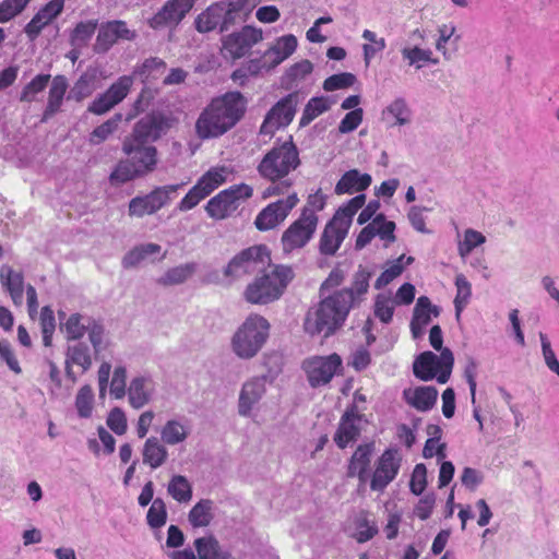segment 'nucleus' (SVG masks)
Returning <instances> with one entry per match:
<instances>
[{
    "label": "nucleus",
    "mask_w": 559,
    "mask_h": 559,
    "mask_svg": "<svg viewBox=\"0 0 559 559\" xmlns=\"http://www.w3.org/2000/svg\"><path fill=\"white\" fill-rule=\"evenodd\" d=\"M226 174L227 169L224 166L212 167L199 178L195 185L209 197L226 181Z\"/></svg>",
    "instance_id": "obj_38"
},
{
    "label": "nucleus",
    "mask_w": 559,
    "mask_h": 559,
    "mask_svg": "<svg viewBox=\"0 0 559 559\" xmlns=\"http://www.w3.org/2000/svg\"><path fill=\"white\" fill-rule=\"evenodd\" d=\"M362 38L368 41V44L364 45L362 49L365 63L366 66H369L374 56L384 50L385 39L383 37L378 38L377 34L369 29L364 31Z\"/></svg>",
    "instance_id": "obj_49"
},
{
    "label": "nucleus",
    "mask_w": 559,
    "mask_h": 559,
    "mask_svg": "<svg viewBox=\"0 0 559 559\" xmlns=\"http://www.w3.org/2000/svg\"><path fill=\"white\" fill-rule=\"evenodd\" d=\"M222 8L218 2H214L202 11L194 20V27L199 33H210L217 27L222 32Z\"/></svg>",
    "instance_id": "obj_32"
},
{
    "label": "nucleus",
    "mask_w": 559,
    "mask_h": 559,
    "mask_svg": "<svg viewBox=\"0 0 559 559\" xmlns=\"http://www.w3.org/2000/svg\"><path fill=\"white\" fill-rule=\"evenodd\" d=\"M360 420L361 416L358 414L355 405L344 412L333 438L340 449H345L349 443L355 442L359 438Z\"/></svg>",
    "instance_id": "obj_22"
},
{
    "label": "nucleus",
    "mask_w": 559,
    "mask_h": 559,
    "mask_svg": "<svg viewBox=\"0 0 559 559\" xmlns=\"http://www.w3.org/2000/svg\"><path fill=\"white\" fill-rule=\"evenodd\" d=\"M404 255H401L397 260L393 261L377 278L374 283V288L381 289L382 287L389 285L393 280L400 276L404 270V265L402 264Z\"/></svg>",
    "instance_id": "obj_58"
},
{
    "label": "nucleus",
    "mask_w": 559,
    "mask_h": 559,
    "mask_svg": "<svg viewBox=\"0 0 559 559\" xmlns=\"http://www.w3.org/2000/svg\"><path fill=\"white\" fill-rule=\"evenodd\" d=\"M349 227L340 221L338 217H332L321 234L319 240V251L323 255H334L341 248L348 234Z\"/></svg>",
    "instance_id": "obj_23"
},
{
    "label": "nucleus",
    "mask_w": 559,
    "mask_h": 559,
    "mask_svg": "<svg viewBox=\"0 0 559 559\" xmlns=\"http://www.w3.org/2000/svg\"><path fill=\"white\" fill-rule=\"evenodd\" d=\"M0 283L9 293L14 306H22L25 288L23 273L21 271L13 270L9 265H2L0 269Z\"/></svg>",
    "instance_id": "obj_26"
},
{
    "label": "nucleus",
    "mask_w": 559,
    "mask_h": 559,
    "mask_svg": "<svg viewBox=\"0 0 559 559\" xmlns=\"http://www.w3.org/2000/svg\"><path fill=\"white\" fill-rule=\"evenodd\" d=\"M301 164L299 151L289 135L287 140L272 147L260 160L259 175L272 182L264 191V199L288 193L293 181L288 178Z\"/></svg>",
    "instance_id": "obj_2"
},
{
    "label": "nucleus",
    "mask_w": 559,
    "mask_h": 559,
    "mask_svg": "<svg viewBox=\"0 0 559 559\" xmlns=\"http://www.w3.org/2000/svg\"><path fill=\"white\" fill-rule=\"evenodd\" d=\"M403 464V454L396 447L386 448L376 460L369 478L371 491L383 492L395 480Z\"/></svg>",
    "instance_id": "obj_10"
},
{
    "label": "nucleus",
    "mask_w": 559,
    "mask_h": 559,
    "mask_svg": "<svg viewBox=\"0 0 559 559\" xmlns=\"http://www.w3.org/2000/svg\"><path fill=\"white\" fill-rule=\"evenodd\" d=\"M454 364L449 348H443L438 357L432 352L421 353L414 361L413 371L416 378L429 381L437 378L439 383L448 382Z\"/></svg>",
    "instance_id": "obj_8"
},
{
    "label": "nucleus",
    "mask_w": 559,
    "mask_h": 559,
    "mask_svg": "<svg viewBox=\"0 0 559 559\" xmlns=\"http://www.w3.org/2000/svg\"><path fill=\"white\" fill-rule=\"evenodd\" d=\"M167 521V508L162 498H155L147 510L146 522L151 528H160Z\"/></svg>",
    "instance_id": "obj_47"
},
{
    "label": "nucleus",
    "mask_w": 559,
    "mask_h": 559,
    "mask_svg": "<svg viewBox=\"0 0 559 559\" xmlns=\"http://www.w3.org/2000/svg\"><path fill=\"white\" fill-rule=\"evenodd\" d=\"M122 120L121 114H115L111 118L96 127L90 134V143L93 145L100 144L109 138L117 129Z\"/></svg>",
    "instance_id": "obj_43"
},
{
    "label": "nucleus",
    "mask_w": 559,
    "mask_h": 559,
    "mask_svg": "<svg viewBox=\"0 0 559 559\" xmlns=\"http://www.w3.org/2000/svg\"><path fill=\"white\" fill-rule=\"evenodd\" d=\"M72 365L81 367L83 372L90 369L92 366V356L90 347L86 344L76 343L74 345L68 346L66 371L67 376L74 381L75 377L71 370Z\"/></svg>",
    "instance_id": "obj_31"
},
{
    "label": "nucleus",
    "mask_w": 559,
    "mask_h": 559,
    "mask_svg": "<svg viewBox=\"0 0 559 559\" xmlns=\"http://www.w3.org/2000/svg\"><path fill=\"white\" fill-rule=\"evenodd\" d=\"M365 201L364 194L356 195L347 204L340 207L333 216L338 217L343 224L350 227L354 215L364 206Z\"/></svg>",
    "instance_id": "obj_50"
},
{
    "label": "nucleus",
    "mask_w": 559,
    "mask_h": 559,
    "mask_svg": "<svg viewBox=\"0 0 559 559\" xmlns=\"http://www.w3.org/2000/svg\"><path fill=\"white\" fill-rule=\"evenodd\" d=\"M136 33L130 29L124 21L115 20L100 25L94 44L96 53L107 52L119 39L134 40Z\"/></svg>",
    "instance_id": "obj_20"
},
{
    "label": "nucleus",
    "mask_w": 559,
    "mask_h": 559,
    "mask_svg": "<svg viewBox=\"0 0 559 559\" xmlns=\"http://www.w3.org/2000/svg\"><path fill=\"white\" fill-rule=\"evenodd\" d=\"M97 26H98L97 20H91V21L78 23L70 35L71 44L73 46L85 45L94 35Z\"/></svg>",
    "instance_id": "obj_48"
},
{
    "label": "nucleus",
    "mask_w": 559,
    "mask_h": 559,
    "mask_svg": "<svg viewBox=\"0 0 559 559\" xmlns=\"http://www.w3.org/2000/svg\"><path fill=\"white\" fill-rule=\"evenodd\" d=\"M285 199H280L263 207L254 219V226L260 231H267L280 226L299 203L296 192L286 193Z\"/></svg>",
    "instance_id": "obj_14"
},
{
    "label": "nucleus",
    "mask_w": 559,
    "mask_h": 559,
    "mask_svg": "<svg viewBox=\"0 0 559 559\" xmlns=\"http://www.w3.org/2000/svg\"><path fill=\"white\" fill-rule=\"evenodd\" d=\"M94 92L92 78L86 74L81 75L74 83L68 98L81 102L84 98L91 96Z\"/></svg>",
    "instance_id": "obj_59"
},
{
    "label": "nucleus",
    "mask_w": 559,
    "mask_h": 559,
    "mask_svg": "<svg viewBox=\"0 0 559 559\" xmlns=\"http://www.w3.org/2000/svg\"><path fill=\"white\" fill-rule=\"evenodd\" d=\"M188 432L183 425L176 420H168L162 430V439L165 443L174 445L186 440Z\"/></svg>",
    "instance_id": "obj_51"
},
{
    "label": "nucleus",
    "mask_w": 559,
    "mask_h": 559,
    "mask_svg": "<svg viewBox=\"0 0 559 559\" xmlns=\"http://www.w3.org/2000/svg\"><path fill=\"white\" fill-rule=\"evenodd\" d=\"M427 487V468L423 463L416 464L409 481V489L415 496L421 495Z\"/></svg>",
    "instance_id": "obj_60"
},
{
    "label": "nucleus",
    "mask_w": 559,
    "mask_h": 559,
    "mask_svg": "<svg viewBox=\"0 0 559 559\" xmlns=\"http://www.w3.org/2000/svg\"><path fill=\"white\" fill-rule=\"evenodd\" d=\"M180 185L157 187L143 197H135L129 202L128 213L131 217H143L155 214L170 200V194L176 192Z\"/></svg>",
    "instance_id": "obj_15"
},
{
    "label": "nucleus",
    "mask_w": 559,
    "mask_h": 559,
    "mask_svg": "<svg viewBox=\"0 0 559 559\" xmlns=\"http://www.w3.org/2000/svg\"><path fill=\"white\" fill-rule=\"evenodd\" d=\"M168 495L179 503H188L192 499V486L182 475H174L167 486Z\"/></svg>",
    "instance_id": "obj_39"
},
{
    "label": "nucleus",
    "mask_w": 559,
    "mask_h": 559,
    "mask_svg": "<svg viewBox=\"0 0 559 559\" xmlns=\"http://www.w3.org/2000/svg\"><path fill=\"white\" fill-rule=\"evenodd\" d=\"M263 39L262 29L246 25L239 32L224 37L222 51L233 60L246 56L251 48Z\"/></svg>",
    "instance_id": "obj_16"
},
{
    "label": "nucleus",
    "mask_w": 559,
    "mask_h": 559,
    "mask_svg": "<svg viewBox=\"0 0 559 559\" xmlns=\"http://www.w3.org/2000/svg\"><path fill=\"white\" fill-rule=\"evenodd\" d=\"M94 394L92 388L86 384L83 385L75 397V407L78 414L82 418H88L93 411Z\"/></svg>",
    "instance_id": "obj_52"
},
{
    "label": "nucleus",
    "mask_w": 559,
    "mask_h": 559,
    "mask_svg": "<svg viewBox=\"0 0 559 559\" xmlns=\"http://www.w3.org/2000/svg\"><path fill=\"white\" fill-rule=\"evenodd\" d=\"M247 98L239 91L214 97L195 121V134L201 140L216 139L234 129L245 117Z\"/></svg>",
    "instance_id": "obj_1"
},
{
    "label": "nucleus",
    "mask_w": 559,
    "mask_h": 559,
    "mask_svg": "<svg viewBox=\"0 0 559 559\" xmlns=\"http://www.w3.org/2000/svg\"><path fill=\"white\" fill-rule=\"evenodd\" d=\"M265 393V381L263 378H253L247 381L241 389L239 396V413L243 416L250 414L253 406Z\"/></svg>",
    "instance_id": "obj_27"
},
{
    "label": "nucleus",
    "mask_w": 559,
    "mask_h": 559,
    "mask_svg": "<svg viewBox=\"0 0 559 559\" xmlns=\"http://www.w3.org/2000/svg\"><path fill=\"white\" fill-rule=\"evenodd\" d=\"M194 547L199 559H226L227 551H223L218 540L210 535L197 538Z\"/></svg>",
    "instance_id": "obj_35"
},
{
    "label": "nucleus",
    "mask_w": 559,
    "mask_h": 559,
    "mask_svg": "<svg viewBox=\"0 0 559 559\" xmlns=\"http://www.w3.org/2000/svg\"><path fill=\"white\" fill-rule=\"evenodd\" d=\"M302 369L311 388L329 384L343 370V360L336 353L328 356H311L304 360Z\"/></svg>",
    "instance_id": "obj_11"
},
{
    "label": "nucleus",
    "mask_w": 559,
    "mask_h": 559,
    "mask_svg": "<svg viewBox=\"0 0 559 559\" xmlns=\"http://www.w3.org/2000/svg\"><path fill=\"white\" fill-rule=\"evenodd\" d=\"M485 240L486 238L481 233L474 229H467L464 235V241L460 246L461 255L468 254L476 247L483 245Z\"/></svg>",
    "instance_id": "obj_64"
},
{
    "label": "nucleus",
    "mask_w": 559,
    "mask_h": 559,
    "mask_svg": "<svg viewBox=\"0 0 559 559\" xmlns=\"http://www.w3.org/2000/svg\"><path fill=\"white\" fill-rule=\"evenodd\" d=\"M295 274L290 266L276 264L270 272L258 275L243 292L245 299L252 305H267L281 298Z\"/></svg>",
    "instance_id": "obj_5"
},
{
    "label": "nucleus",
    "mask_w": 559,
    "mask_h": 559,
    "mask_svg": "<svg viewBox=\"0 0 559 559\" xmlns=\"http://www.w3.org/2000/svg\"><path fill=\"white\" fill-rule=\"evenodd\" d=\"M440 314V310L437 306H433L430 299L426 296H420L417 299L416 306L414 308L413 319L411 321V331L415 338L419 337L424 329L431 321V316L438 317Z\"/></svg>",
    "instance_id": "obj_25"
},
{
    "label": "nucleus",
    "mask_w": 559,
    "mask_h": 559,
    "mask_svg": "<svg viewBox=\"0 0 559 559\" xmlns=\"http://www.w3.org/2000/svg\"><path fill=\"white\" fill-rule=\"evenodd\" d=\"M356 532L354 538L357 543L362 544L372 539L378 534V527L374 522L370 521L367 511H361L355 520Z\"/></svg>",
    "instance_id": "obj_42"
},
{
    "label": "nucleus",
    "mask_w": 559,
    "mask_h": 559,
    "mask_svg": "<svg viewBox=\"0 0 559 559\" xmlns=\"http://www.w3.org/2000/svg\"><path fill=\"white\" fill-rule=\"evenodd\" d=\"M170 120L162 112L145 115L133 126L132 132L124 139L136 143L153 145L170 129Z\"/></svg>",
    "instance_id": "obj_13"
},
{
    "label": "nucleus",
    "mask_w": 559,
    "mask_h": 559,
    "mask_svg": "<svg viewBox=\"0 0 559 559\" xmlns=\"http://www.w3.org/2000/svg\"><path fill=\"white\" fill-rule=\"evenodd\" d=\"M67 90L68 80L64 75H56L51 80L47 105L43 114V121H46L60 110Z\"/></svg>",
    "instance_id": "obj_29"
},
{
    "label": "nucleus",
    "mask_w": 559,
    "mask_h": 559,
    "mask_svg": "<svg viewBox=\"0 0 559 559\" xmlns=\"http://www.w3.org/2000/svg\"><path fill=\"white\" fill-rule=\"evenodd\" d=\"M374 451V443L367 442L359 444L348 460L346 475L349 478L356 477L359 485H365L370 478V465Z\"/></svg>",
    "instance_id": "obj_21"
},
{
    "label": "nucleus",
    "mask_w": 559,
    "mask_h": 559,
    "mask_svg": "<svg viewBox=\"0 0 559 559\" xmlns=\"http://www.w3.org/2000/svg\"><path fill=\"white\" fill-rule=\"evenodd\" d=\"M271 251L265 245H254L241 250L227 264L224 275L234 280L260 274L271 266Z\"/></svg>",
    "instance_id": "obj_7"
},
{
    "label": "nucleus",
    "mask_w": 559,
    "mask_h": 559,
    "mask_svg": "<svg viewBox=\"0 0 559 559\" xmlns=\"http://www.w3.org/2000/svg\"><path fill=\"white\" fill-rule=\"evenodd\" d=\"M317 227L318 223L299 215L282 234L283 251L290 253L306 247L313 238Z\"/></svg>",
    "instance_id": "obj_17"
},
{
    "label": "nucleus",
    "mask_w": 559,
    "mask_h": 559,
    "mask_svg": "<svg viewBox=\"0 0 559 559\" xmlns=\"http://www.w3.org/2000/svg\"><path fill=\"white\" fill-rule=\"evenodd\" d=\"M64 1L66 0H50L38 10L24 28L26 36L31 40L36 39L44 27L49 25L58 15L61 14L64 8Z\"/></svg>",
    "instance_id": "obj_24"
},
{
    "label": "nucleus",
    "mask_w": 559,
    "mask_h": 559,
    "mask_svg": "<svg viewBox=\"0 0 559 559\" xmlns=\"http://www.w3.org/2000/svg\"><path fill=\"white\" fill-rule=\"evenodd\" d=\"M325 204L326 197L321 192V190H318L308 197L306 204L301 209L300 215L319 224L318 213L325 207Z\"/></svg>",
    "instance_id": "obj_46"
},
{
    "label": "nucleus",
    "mask_w": 559,
    "mask_h": 559,
    "mask_svg": "<svg viewBox=\"0 0 559 559\" xmlns=\"http://www.w3.org/2000/svg\"><path fill=\"white\" fill-rule=\"evenodd\" d=\"M81 320L82 317L79 313H73L68 318L64 330L69 340H80L85 334L86 328Z\"/></svg>",
    "instance_id": "obj_63"
},
{
    "label": "nucleus",
    "mask_w": 559,
    "mask_h": 559,
    "mask_svg": "<svg viewBox=\"0 0 559 559\" xmlns=\"http://www.w3.org/2000/svg\"><path fill=\"white\" fill-rule=\"evenodd\" d=\"M51 80L50 74H37L22 90L20 100L23 103H33L37 95L46 90Z\"/></svg>",
    "instance_id": "obj_41"
},
{
    "label": "nucleus",
    "mask_w": 559,
    "mask_h": 559,
    "mask_svg": "<svg viewBox=\"0 0 559 559\" xmlns=\"http://www.w3.org/2000/svg\"><path fill=\"white\" fill-rule=\"evenodd\" d=\"M213 501L201 499L197 502L188 514V520L193 527L209 526L213 520Z\"/></svg>",
    "instance_id": "obj_36"
},
{
    "label": "nucleus",
    "mask_w": 559,
    "mask_h": 559,
    "mask_svg": "<svg viewBox=\"0 0 559 559\" xmlns=\"http://www.w3.org/2000/svg\"><path fill=\"white\" fill-rule=\"evenodd\" d=\"M133 85L132 75L118 78L103 94L97 96L88 106V111L94 115H104L121 103L129 94Z\"/></svg>",
    "instance_id": "obj_18"
},
{
    "label": "nucleus",
    "mask_w": 559,
    "mask_h": 559,
    "mask_svg": "<svg viewBox=\"0 0 559 559\" xmlns=\"http://www.w3.org/2000/svg\"><path fill=\"white\" fill-rule=\"evenodd\" d=\"M142 455L143 463L155 469L166 462L168 452L156 437H151L144 443Z\"/></svg>",
    "instance_id": "obj_33"
},
{
    "label": "nucleus",
    "mask_w": 559,
    "mask_h": 559,
    "mask_svg": "<svg viewBox=\"0 0 559 559\" xmlns=\"http://www.w3.org/2000/svg\"><path fill=\"white\" fill-rule=\"evenodd\" d=\"M31 0H3L0 3V23H7L19 15Z\"/></svg>",
    "instance_id": "obj_55"
},
{
    "label": "nucleus",
    "mask_w": 559,
    "mask_h": 559,
    "mask_svg": "<svg viewBox=\"0 0 559 559\" xmlns=\"http://www.w3.org/2000/svg\"><path fill=\"white\" fill-rule=\"evenodd\" d=\"M253 195V189L247 183H238L222 190L205 205L207 215L216 221L225 219L237 211L240 203Z\"/></svg>",
    "instance_id": "obj_9"
},
{
    "label": "nucleus",
    "mask_w": 559,
    "mask_h": 559,
    "mask_svg": "<svg viewBox=\"0 0 559 559\" xmlns=\"http://www.w3.org/2000/svg\"><path fill=\"white\" fill-rule=\"evenodd\" d=\"M194 272L193 264H185L168 270L159 280L163 285H176L187 281Z\"/></svg>",
    "instance_id": "obj_53"
},
{
    "label": "nucleus",
    "mask_w": 559,
    "mask_h": 559,
    "mask_svg": "<svg viewBox=\"0 0 559 559\" xmlns=\"http://www.w3.org/2000/svg\"><path fill=\"white\" fill-rule=\"evenodd\" d=\"M270 323L259 314H250L231 338L234 353L243 359L254 357L266 342Z\"/></svg>",
    "instance_id": "obj_6"
},
{
    "label": "nucleus",
    "mask_w": 559,
    "mask_h": 559,
    "mask_svg": "<svg viewBox=\"0 0 559 559\" xmlns=\"http://www.w3.org/2000/svg\"><path fill=\"white\" fill-rule=\"evenodd\" d=\"M299 103L297 92L289 93L280 99L266 114L261 127L260 134L273 136L276 130L287 127L295 117Z\"/></svg>",
    "instance_id": "obj_12"
},
{
    "label": "nucleus",
    "mask_w": 559,
    "mask_h": 559,
    "mask_svg": "<svg viewBox=\"0 0 559 559\" xmlns=\"http://www.w3.org/2000/svg\"><path fill=\"white\" fill-rule=\"evenodd\" d=\"M438 396V391L433 386H418L406 389L403 397L408 405L419 412H427L433 407Z\"/></svg>",
    "instance_id": "obj_28"
},
{
    "label": "nucleus",
    "mask_w": 559,
    "mask_h": 559,
    "mask_svg": "<svg viewBox=\"0 0 559 559\" xmlns=\"http://www.w3.org/2000/svg\"><path fill=\"white\" fill-rule=\"evenodd\" d=\"M165 70L166 62L160 58L153 57L146 59L140 67L135 68L132 76L138 75L143 83L150 84L160 79Z\"/></svg>",
    "instance_id": "obj_34"
},
{
    "label": "nucleus",
    "mask_w": 559,
    "mask_h": 559,
    "mask_svg": "<svg viewBox=\"0 0 559 559\" xmlns=\"http://www.w3.org/2000/svg\"><path fill=\"white\" fill-rule=\"evenodd\" d=\"M218 3L222 8V33L228 31L240 13L248 9V0L219 1Z\"/></svg>",
    "instance_id": "obj_37"
},
{
    "label": "nucleus",
    "mask_w": 559,
    "mask_h": 559,
    "mask_svg": "<svg viewBox=\"0 0 559 559\" xmlns=\"http://www.w3.org/2000/svg\"><path fill=\"white\" fill-rule=\"evenodd\" d=\"M197 0H168L150 20L154 29L176 27L191 11Z\"/></svg>",
    "instance_id": "obj_19"
},
{
    "label": "nucleus",
    "mask_w": 559,
    "mask_h": 559,
    "mask_svg": "<svg viewBox=\"0 0 559 559\" xmlns=\"http://www.w3.org/2000/svg\"><path fill=\"white\" fill-rule=\"evenodd\" d=\"M121 148L128 158L120 159L114 167L108 178L111 186H121L156 170L158 151L154 145L123 139Z\"/></svg>",
    "instance_id": "obj_4"
},
{
    "label": "nucleus",
    "mask_w": 559,
    "mask_h": 559,
    "mask_svg": "<svg viewBox=\"0 0 559 559\" xmlns=\"http://www.w3.org/2000/svg\"><path fill=\"white\" fill-rule=\"evenodd\" d=\"M356 76L349 72L337 73L329 76L323 82V88L333 92L341 88H347L354 85Z\"/></svg>",
    "instance_id": "obj_56"
},
{
    "label": "nucleus",
    "mask_w": 559,
    "mask_h": 559,
    "mask_svg": "<svg viewBox=\"0 0 559 559\" xmlns=\"http://www.w3.org/2000/svg\"><path fill=\"white\" fill-rule=\"evenodd\" d=\"M205 198H207V195L194 185L178 203V210L181 212L190 211Z\"/></svg>",
    "instance_id": "obj_61"
},
{
    "label": "nucleus",
    "mask_w": 559,
    "mask_h": 559,
    "mask_svg": "<svg viewBox=\"0 0 559 559\" xmlns=\"http://www.w3.org/2000/svg\"><path fill=\"white\" fill-rule=\"evenodd\" d=\"M364 111L361 108L350 110L345 115L338 124L341 133H349L358 128L362 121Z\"/></svg>",
    "instance_id": "obj_62"
},
{
    "label": "nucleus",
    "mask_w": 559,
    "mask_h": 559,
    "mask_svg": "<svg viewBox=\"0 0 559 559\" xmlns=\"http://www.w3.org/2000/svg\"><path fill=\"white\" fill-rule=\"evenodd\" d=\"M371 176L369 174H360L357 169L346 171L335 186L336 194H345L360 192L371 185Z\"/></svg>",
    "instance_id": "obj_30"
},
{
    "label": "nucleus",
    "mask_w": 559,
    "mask_h": 559,
    "mask_svg": "<svg viewBox=\"0 0 559 559\" xmlns=\"http://www.w3.org/2000/svg\"><path fill=\"white\" fill-rule=\"evenodd\" d=\"M456 295L454 298V308L456 316L459 317L464 308L467 306L472 296L471 283L463 274H459L455 277Z\"/></svg>",
    "instance_id": "obj_45"
},
{
    "label": "nucleus",
    "mask_w": 559,
    "mask_h": 559,
    "mask_svg": "<svg viewBox=\"0 0 559 559\" xmlns=\"http://www.w3.org/2000/svg\"><path fill=\"white\" fill-rule=\"evenodd\" d=\"M370 277L371 273L361 266L355 273L352 287L349 288L354 292L355 305L359 304L361 296L367 294Z\"/></svg>",
    "instance_id": "obj_57"
},
{
    "label": "nucleus",
    "mask_w": 559,
    "mask_h": 559,
    "mask_svg": "<svg viewBox=\"0 0 559 559\" xmlns=\"http://www.w3.org/2000/svg\"><path fill=\"white\" fill-rule=\"evenodd\" d=\"M394 313V301L385 295H378L374 301V316L382 323H390Z\"/></svg>",
    "instance_id": "obj_54"
},
{
    "label": "nucleus",
    "mask_w": 559,
    "mask_h": 559,
    "mask_svg": "<svg viewBox=\"0 0 559 559\" xmlns=\"http://www.w3.org/2000/svg\"><path fill=\"white\" fill-rule=\"evenodd\" d=\"M354 306L353 289L334 292L307 312L305 331L310 335L323 333L325 337L331 336L344 324Z\"/></svg>",
    "instance_id": "obj_3"
},
{
    "label": "nucleus",
    "mask_w": 559,
    "mask_h": 559,
    "mask_svg": "<svg viewBox=\"0 0 559 559\" xmlns=\"http://www.w3.org/2000/svg\"><path fill=\"white\" fill-rule=\"evenodd\" d=\"M332 102L324 96L312 97L307 103L302 116L300 118V124L307 126L321 114L328 111L331 108Z\"/></svg>",
    "instance_id": "obj_40"
},
{
    "label": "nucleus",
    "mask_w": 559,
    "mask_h": 559,
    "mask_svg": "<svg viewBox=\"0 0 559 559\" xmlns=\"http://www.w3.org/2000/svg\"><path fill=\"white\" fill-rule=\"evenodd\" d=\"M144 378H134L129 386L130 405L136 409L143 407L150 401V392L146 389Z\"/></svg>",
    "instance_id": "obj_44"
}]
</instances>
